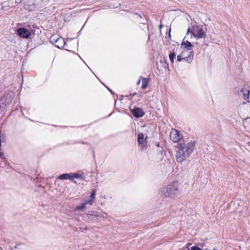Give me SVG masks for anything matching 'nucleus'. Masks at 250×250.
Returning a JSON list of instances; mask_svg holds the SVG:
<instances>
[{"instance_id": "1", "label": "nucleus", "mask_w": 250, "mask_h": 250, "mask_svg": "<svg viewBox=\"0 0 250 250\" xmlns=\"http://www.w3.org/2000/svg\"><path fill=\"white\" fill-rule=\"evenodd\" d=\"M196 144V142L193 141L186 143L180 142L177 144L176 148L177 153L176 159L177 162L182 163L183 161L189 157L193 152Z\"/></svg>"}, {"instance_id": "2", "label": "nucleus", "mask_w": 250, "mask_h": 250, "mask_svg": "<svg viewBox=\"0 0 250 250\" xmlns=\"http://www.w3.org/2000/svg\"><path fill=\"white\" fill-rule=\"evenodd\" d=\"M179 186L177 182H173L161 188L159 193L163 198L174 199L179 195Z\"/></svg>"}, {"instance_id": "3", "label": "nucleus", "mask_w": 250, "mask_h": 250, "mask_svg": "<svg viewBox=\"0 0 250 250\" xmlns=\"http://www.w3.org/2000/svg\"><path fill=\"white\" fill-rule=\"evenodd\" d=\"M50 42L52 44H54L56 47L60 49H62L64 45L66 44V42L63 38L57 37L55 35L51 36Z\"/></svg>"}, {"instance_id": "4", "label": "nucleus", "mask_w": 250, "mask_h": 250, "mask_svg": "<svg viewBox=\"0 0 250 250\" xmlns=\"http://www.w3.org/2000/svg\"><path fill=\"white\" fill-rule=\"evenodd\" d=\"M182 135L180 133V131L176 129H172L170 133V138L174 143H178V142H183L184 141H181Z\"/></svg>"}, {"instance_id": "5", "label": "nucleus", "mask_w": 250, "mask_h": 250, "mask_svg": "<svg viewBox=\"0 0 250 250\" xmlns=\"http://www.w3.org/2000/svg\"><path fill=\"white\" fill-rule=\"evenodd\" d=\"M17 34L20 37L23 39H28L31 33L29 30L24 27H20L17 30Z\"/></svg>"}, {"instance_id": "6", "label": "nucleus", "mask_w": 250, "mask_h": 250, "mask_svg": "<svg viewBox=\"0 0 250 250\" xmlns=\"http://www.w3.org/2000/svg\"><path fill=\"white\" fill-rule=\"evenodd\" d=\"M130 111L132 115L137 118L142 117L145 114L142 108L138 107H135Z\"/></svg>"}, {"instance_id": "7", "label": "nucleus", "mask_w": 250, "mask_h": 250, "mask_svg": "<svg viewBox=\"0 0 250 250\" xmlns=\"http://www.w3.org/2000/svg\"><path fill=\"white\" fill-rule=\"evenodd\" d=\"M13 98L14 94L13 93H8L1 99H3V103L7 106L11 104Z\"/></svg>"}, {"instance_id": "8", "label": "nucleus", "mask_w": 250, "mask_h": 250, "mask_svg": "<svg viewBox=\"0 0 250 250\" xmlns=\"http://www.w3.org/2000/svg\"><path fill=\"white\" fill-rule=\"evenodd\" d=\"M186 37H185L181 43V47H183L184 48L186 49L187 50H190L191 51V50H192L191 47L193 46V45L192 43L188 40H186Z\"/></svg>"}, {"instance_id": "9", "label": "nucleus", "mask_w": 250, "mask_h": 250, "mask_svg": "<svg viewBox=\"0 0 250 250\" xmlns=\"http://www.w3.org/2000/svg\"><path fill=\"white\" fill-rule=\"evenodd\" d=\"M147 137L145 138L144 134L143 133H139L137 136V141L139 144L143 146H144L147 142L146 141Z\"/></svg>"}, {"instance_id": "10", "label": "nucleus", "mask_w": 250, "mask_h": 250, "mask_svg": "<svg viewBox=\"0 0 250 250\" xmlns=\"http://www.w3.org/2000/svg\"><path fill=\"white\" fill-rule=\"evenodd\" d=\"M86 215L90 221L97 220L100 217L99 215L95 212H89L86 214Z\"/></svg>"}, {"instance_id": "11", "label": "nucleus", "mask_w": 250, "mask_h": 250, "mask_svg": "<svg viewBox=\"0 0 250 250\" xmlns=\"http://www.w3.org/2000/svg\"><path fill=\"white\" fill-rule=\"evenodd\" d=\"M196 32L197 34H195L196 37L200 39H205L207 37V35L203 28L200 27Z\"/></svg>"}, {"instance_id": "12", "label": "nucleus", "mask_w": 250, "mask_h": 250, "mask_svg": "<svg viewBox=\"0 0 250 250\" xmlns=\"http://www.w3.org/2000/svg\"><path fill=\"white\" fill-rule=\"evenodd\" d=\"M24 8L29 11H33L37 8V5L34 3L32 4H26L24 5Z\"/></svg>"}, {"instance_id": "13", "label": "nucleus", "mask_w": 250, "mask_h": 250, "mask_svg": "<svg viewBox=\"0 0 250 250\" xmlns=\"http://www.w3.org/2000/svg\"><path fill=\"white\" fill-rule=\"evenodd\" d=\"M58 179L60 180L69 179L71 181V174L70 173H64L61 174L58 177Z\"/></svg>"}, {"instance_id": "14", "label": "nucleus", "mask_w": 250, "mask_h": 250, "mask_svg": "<svg viewBox=\"0 0 250 250\" xmlns=\"http://www.w3.org/2000/svg\"><path fill=\"white\" fill-rule=\"evenodd\" d=\"M241 92L243 93V98L245 100L249 99L250 97V91L247 88H242Z\"/></svg>"}, {"instance_id": "15", "label": "nucleus", "mask_w": 250, "mask_h": 250, "mask_svg": "<svg viewBox=\"0 0 250 250\" xmlns=\"http://www.w3.org/2000/svg\"><path fill=\"white\" fill-rule=\"evenodd\" d=\"M191 245V243H188L184 248L183 250H202L200 248L196 246L191 247V249H190L189 246Z\"/></svg>"}, {"instance_id": "16", "label": "nucleus", "mask_w": 250, "mask_h": 250, "mask_svg": "<svg viewBox=\"0 0 250 250\" xmlns=\"http://www.w3.org/2000/svg\"><path fill=\"white\" fill-rule=\"evenodd\" d=\"M140 78L142 80V88L143 89H146L147 86H148V79L145 78H143V77L141 76Z\"/></svg>"}, {"instance_id": "17", "label": "nucleus", "mask_w": 250, "mask_h": 250, "mask_svg": "<svg viewBox=\"0 0 250 250\" xmlns=\"http://www.w3.org/2000/svg\"><path fill=\"white\" fill-rule=\"evenodd\" d=\"M6 107L3 103V99H0V114L6 110Z\"/></svg>"}, {"instance_id": "18", "label": "nucleus", "mask_w": 250, "mask_h": 250, "mask_svg": "<svg viewBox=\"0 0 250 250\" xmlns=\"http://www.w3.org/2000/svg\"><path fill=\"white\" fill-rule=\"evenodd\" d=\"M185 37H186V38L189 37L190 39H191L193 37H196L195 33L191 31L190 28L188 29L186 36Z\"/></svg>"}, {"instance_id": "19", "label": "nucleus", "mask_w": 250, "mask_h": 250, "mask_svg": "<svg viewBox=\"0 0 250 250\" xmlns=\"http://www.w3.org/2000/svg\"><path fill=\"white\" fill-rule=\"evenodd\" d=\"M74 178L83 179V175L78 173H74L73 175H71V181L76 183V182L74 181Z\"/></svg>"}, {"instance_id": "20", "label": "nucleus", "mask_w": 250, "mask_h": 250, "mask_svg": "<svg viewBox=\"0 0 250 250\" xmlns=\"http://www.w3.org/2000/svg\"><path fill=\"white\" fill-rule=\"evenodd\" d=\"M175 56L176 53L174 52H171L169 54V58L171 63L174 62Z\"/></svg>"}, {"instance_id": "21", "label": "nucleus", "mask_w": 250, "mask_h": 250, "mask_svg": "<svg viewBox=\"0 0 250 250\" xmlns=\"http://www.w3.org/2000/svg\"><path fill=\"white\" fill-rule=\"evenodd\" d=\"M193 55H194V52H193V50H191L190 52L189 56L188 57H185L186 61H187L188 62H190L193 60Z\"/></svg>"}, {"instance_id": "22", "label": "nucleus", "mask_w": 250, "mask_h": 250, "mask_svg": "<svg viewBox=\"0 0 250 250\" xmlns=\"http://www.w3.org/2000/svg\"><path fill=\"white\" fill-rule=\"evenodd\" d=\"M85 204L83 203L80 206H77L75 208V210L78 211L84 209L85 208Z\"/></svg>"}, {"instance_id": "23", "label": "nucleus", "mask_w": 250, "mask_h": 250, "mask_svg": "<svg viewBox=\"0 0 250 250\" xmlns=\"http://www.w3.org/2000/svg\"><path fill=\"white\" fill-rule=\"evenodd\" d=\"M96 189H93L91 192V194H90V199H92V200H95V195L96 194Z\"/></svg>"}, {"instance_id": "24", "label": "nucleus", "mask_w": 250, "mask_h": 250, "mask_svg": "<svg viewBox=\"0 0 250 250\" xmlns=\"http://www.w3.org/2000/svg\"><path fill=\"white\" fill-rule=\"evenodd\" d=\"M200 28V26L197 25H193L190 29L191 31L195 33L197 31L198 29Z\"/></svg>"}, {"instance_id": "25", "label": "nucleus", "mask_w": 250, "mask_h": 250, "mask_svg": "<svg viewBox=\"0 0 250 250\" xmlns=\"http://www.w3.org/2000/svg\"><path fill=\"white\" fill-rule=\"evenodd\" d=\"M160 63L162 64L163 67L165 68H167L168 70H169L168 64L167 62L161 60Z\"/></svg>"}, {"instance_id": "26", "label": "nucleus", "mask_w": 250, "mask_h": 250, "mask_svg": "<svg viewBox=\"0 0 250 250\" xmlns=\"http://www.w3.org/2000/svg\"><path fill=\"white\" fill-rule=\"evenodd\" d=\"M24 246L23 244H18L15 246L14 248L16 249H24Z\"/></svg>"}, {"instance_id": "27", "label": "nucleus", "mask_w": 250, "mask_h": 250, "mask_svg": "<svg viewBox=\"0 0 250 250\" xmlns=\"http://www.w3.org/2000/svg\"><path fill=\"white\" fill-rule=\"evenodd\" d=\"M84 204H85V206L86 205L92 206L93 204V200L90 199L89 200L85 201V202H84Z\"/></svg>"}, {"instance_id": "28", "label": "nucleus", "mask_w": 250, "mask_h": 250, "mask_svg": "<svg viewBox=\"0 0 250 250\" xmlns=\"http://www.w3.org/2000/svg\"><path fill=\"white\" fill-rule=\"evenodd\" d=\"M183 60H184L186 61V58H182L181 55L177 56V61L178 62H181Z\"/></svg>"}, {"instance_id": "29", "label": "nucleus", "mask_w": 250, "mask_h": 250, "mask_svg": "<svg viewBox=\"0 0 250 250\" xmlns=\"http://www.w3.org/2000/svg\"><path fill=\"white\" fill-rule=\"evenodd\" d=\"M6 161H7L6 160H5V162H1L0 163V167H4L6 166Z\"/></svg>"}, {"instance_id": "30", "label": "nucleus", "mask_w": 250, "mask_h": 250, "mask_svg": "<svg viewBox=\"0 0 250 250\" xmlns=\"http://www.w3.org/2000/svg\"><path fill=\"white\" fill-rule=\"evenodd\" d=\"M146 21V20H143V21H141L140 22V23L141 24H145V21Z\"/></svg>"}, {"instance_id": "31", "label": "nucleus", "mask_w": 250, "mask_h": 250, "mask_svg": "<svg viewBox=\"0 0 250 250\" xmlns=\"http://www.w3.org/2000/svg\"><path fill=\"white\" fill-rule=\"evenodd\" d=\"M137 94L136 92H134L133 94L130 93L129 95H131L132 97L135 96Z\"/></svg>"}, {"instance_id": "32", "label": "nucleus", "mask_w": 250, "mask_h": 250, "mask_svg": "<svg viewBox=\"0 0 250 250\" xmlns=\"http://www.w3.org/2000/svg\"><path fill=\"white\" fill-rule=\"evenodd\" d=\"M168 36H169V38L170 39V38H171V35H170V33H169Z\"/></svg>"}, {"instance_id": "33", "label": "nucleus", "mask_w": 250, "mask_h": 250, "mask_svg": "<svg viewBox=\"0 0 250 250\" xmlns=\"http://www.w3.org/2000/svg\"><path fill=\"white\" fill-rule=\"evenodd\" d=\"M108 90L110 92L111 91V90L110 89H109V88H108Z\"/></svg>"}, {"instance_id": "34", "label": "nucleus", "mask_w": 250, "mask_h": 250, "mask_svg": "<svg viewBox=\"0 0 250 250\" xmlns=\"http://www.w3.org/2000/svg\"><path fill=\"white\" fill-rule=\"evenodd\" d=\"M204 250H208V248H205Z\"/></svg>"}, {"instance_id": "35", "label": "nucleus", "mask_w": 250, "mask_h": 250, "mask_svg": "<svg viewBox=\"0 0 250 250\" xmlns=\"http://www.w3.org/2000/svg\"><path fill=\"white\" fill-rule=\"evenodd\" d=\"M110 92H111V93L112 94H113V92L112 91H110Z\"/></svg>"}, {"instance_id": "36", "label": "nucleus", "mask_w": 250, "mask_h": 250, "mask_svg": "<svg viewBox=\"0 0 250 250\" xmlns=\"http://www.w3.org/2000/svg\"><path fill=\"white\" fill-rule=\"evenodd\" d=\"M82 144H86V143H84V142H83Z\"/></svg>"}, {"instance_id": "37", "label": "nucleus", "mask_w": 250, "mask_h": 250, "mask_svg": "<svg viewBox=\"0 0 250 250\" xmlns=\"http://www.w3.org/2000/svg\"><path fill=\"white\" fill-rule=\"evenodd\" d=\"M128 96H129L128 95H126V96H125V97H128Z\"/></svg>"}]
</instances>
